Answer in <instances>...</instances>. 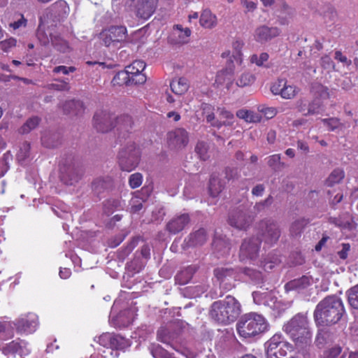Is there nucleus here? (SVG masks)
Returning a JSON list of instances; mask_svg holds the SVG:
<instances>
[{"label": "nucleus", "instance_id": "8", "mask_svg": "<svg viewBox=\"0 0 358 358\" xmlns=\"http://www.w3.org/2000/svg\"><path fill=\"white\" fill-rule=\"evenodd\" d=\"M259 233L262 241L269 245L275 243L280 236L278 224L271 220H264L259 222Z\"/></svg>", "mask_w": 358, "mask_h": 358}, {"label": "nucleus", "instance_id": "3", "mask_svg": "<svg viewBox=\"0 0 358 358\" xmlns=\"http://www.w3.org/2000/svg\"><path fill=\"white\" fill-rule=\"evenodd\" d=\"M284 329L292 338L296 345L303 348L311 342V332L307 316L296 314L284 326Z\"/></svg>", "mask_w": 358, "mask_h": 358}, {"label": "nucleus", "instance_id": "43", "mask_svg": "<svg viewBox=\"0 0 358 358\" xmlns=\"http://www.w3.org/2000/svg\"><path fill=\"white\" fill-rule=\"evenodd\" d=\"M345 177V172L341 169H334L327 180L328 186H333L335 184L339 183L343 180Z\"/></svg>", "mask_w": 358, "mask_h": 358}, {"label": "nucleus", "instance_id": "35", "mask_svg": "<svg viewBox=\"0 0 358 358\" xmlns=\"http://www.w3.org/2000/svg\"><path fill=\"white\" fill-rule=\"evenodd\" d=\"M36 36L43 45H48L50 43V41H52V38H54L52 33L48 29L45 30V25L43 24H41L38 26Z\"/></svg>", "mask_w": 358, "mask_h": 358}, {"label": "nucleus", "instance_id": "62", "mask_svg": "<svg viewBox=\"0 0 358 358\" xmlns=\"http://www.w3.org/2000/svg\"><path fill=\"white\" fill-rule=\"evenodd\" d=\"M143 176L139 173L131 174L129 179V183L131 188L138 187L142 184Z\"/></svg>", "mask_w": 358, "mask_h": 358}, {"label": "nucleus", "instance_id": "2", "mask_svg": "<svg viewBox=\"0 0 358 358\" xmlns=\"http://www.w3.org/2000/svg\"><path fill=\"white\" fill-rule=\"evenodd\" d=\"M241 312L240 303L234 296L228 295L223 300H219L212 303L209 315L215 322L229 324L238 318Z\"/></svg>", "mask_w": 358, "mask_h": 358}, {"label": "nucleus", "instance_id": "22", "mask_svg": "<svg viewBox=\"0 0 358 358\" xmlns=\"http://www.w3.org/2000/svg\"><path fill=\"white\" fill-rule=\"evenodd\" d=\"M3 353L5 355L18 354L24 356L29 353V350L27 348V343L22 341L18 342L13 341L2 348Z\"/></svg>", "mask_w": 358, "mask_h": 358}, {"label": "nucleus", "instance_id": "59", "mask_svg": "<svg viewBox=\"0 0 358 358\" xmlns=\"http://www.w3.org/2000/svg\"><path fill=\"white\" fill-rule=\"evenodd\" d=\"M258 111L262 113L266 119H271L277 114V109L274 107H268L260 105L257 108Z\"/></svg>", "mask_w": 358, "mask_h": 358}, {"label": "nucleus", "instance_id": "6", "mask_svg": "<svg viewBox=\"0 0 358 358\" xmlns=\"http://www.w3.org/2000/svg\"><path fill=\"white\" fill-rule=\"evenodd\" d=\"M138 162L139 150L134 143H129L120 150L118 162L122 171H131L137 166Z\"/></svg>", "mask_w": 358, "mask_h": 358}, {"label": "nucleus", "instance_id": "34", "mask_svg": "<svg viewBox=\"0 0 358 358\" xmlns=\"http://www.w3.org/2000/svg\"><path fill=\"white\" fill-rule=\"evenodd\" d=\"M239 271L244 273L255 283L259 284L263 282L264 277L260 271L253 268L245 267L244 268H239Z\"/></svg>", "mask_w": 358, "mask_h": 358}, {"label": "nucleus", "instance_id": "48", "mask_svg": "<svg viewBox=\"0 0 358 358\" xmlns=\"http://www.w3.org/2000/svg\"><path fill=\"white\" fill-rule=\"evenodd\" d=\"M13 336V329L11 324L7 322H0V339H6Z\"/></svg>", "mask_w": 358, "mask_h": 358}, {"label": "nucleus", "instance_id": "10", "mask_svg": "<svg viewBox=\"0 0 358 358\" xmlns=\"http://www.w3.org/2000/svg\"><path fill=\"white\" fill-rule=\"evenodd\" d=\"M252 222L253 218L248 213L239 209L231 212L228 218L229 224L238 230H247Z\"/></svg>", "mask_w": 358, "mask_h": 358}, {"label": "nucleus", "instance_id": "28", "mask_svg": "<svg viewBox=\"0 0 358 358\" xmlns=\"http://www.w3.org/2000/svg\"><path fill=\"white\" fill-rule=\"evenodd\" d=\"M50 9L58 20L66 17L69 10L66 1L63 0L56 1L51 6Z\"/></svg>", "mask_w": 358, "mask_h": 358}, {"label": "nucleus", "instance_id": "17", "mask_svg": "<svg viewBox=\"0 0 358 358\" xmlns=\"http://www.w3.org/2000/svg\"><path fill=\"white\" fill-rule=\"evenodd\" d=\"M111 115L105 111L96 112L93 118L94 127L98 131L107 132L113 127Z\"/></svg>", "mask_w": 358, "mask_h": 358}, {"label": "nucleus", "instance_id": "60", "mask_svg": "<svg viewBox=\"0 0 358 358\" xmlns=\"http://www.w3.org/2000/svg\"><path fill=\"white\" fill-rule=\"evenodd\" d=\"M48 89L57 91H69L70 86L69 82L64 80L59 81V83H52L48 85Z\"/></svg>", "mask_w": 358, "mask_h": 358}, {"label": "nucleus", "instance_id": "50", "mask_svg": "<svg viewBox=\"0 0 358 358\" xmlns=\"http://www.w3.org/2000/svg\"><path fill=\"white\" fill-rule=\"evenodd\" d=\"M145 68V64L141 60H136L131 64L126 67L127 73L131 75L142 73Z\"/></svg>", "mask_w": 358, "mask_h": 358}, {"label": "nucleus", "instance_id": "51", "mask_svg": "<svg viewBox=\"0 0 358 358\" xmlns=\"http://www.w3.org/2000/svg\"><path fill=\"white\" fill-rule=\"evenodd\" d=\"M306 224V220L304 219H299L292 222L290 227L292 236L300 235Z\"/></svg>", "mask_w": 358, "mask_h": 358}, {"label": "nucleus", "instance_id": "64", "mask_svg": "<svg viewBox=\"0 0 358 358\" xmlns=\"http://www.w3.org/2000/svg\"><path fill=\"white\" fill-rule=\"evenodd\" d=\"M100 38L102 41V43L106 47H110L111 45L115 46L117 45V43L113 41V39H112L110 34L106 30L101 33Z\"/></svg>", "mask_w": 358, "mask_h": 358}, {"label": "nucleus", "instance_id": "38", "mask_svg": "<svg viewBox=\"0 0 358 358\" xmlns=\"http://www.w3.org/2000/svg\"><path fill=\"white\" fill-rule=\"evenodd\" d=\"M115 122L118 129L127 131L131 129L134 123L131 117L128 115H124L117 117Z\"/></svg>", "mask_w": 358, "mask_h": 358}, {"label": "nucleus", "instance_id": "47", "mask_svg": "<svg viewBox=\"0 0 358 358\" xmlns=\"http://www.w3.org/2000/svg\"><path fill=\"white\" fill-rule=\"evenodd\" d=\"M173 28L178 31V42L182 43H187L192 33L191 30L187 27L183 28L180 24H176Z\"/></svg>", "mask_w": 358, "mask_h": 358}, {"label": "nucleus", "instance_id": "24", "mask_svg": "<svg viewBox=\"0 0 358 358\" xmlns=\"http://www.w3.org/2000/svg\"><path fill=\"white\" fill-rule=\"evenodd\" d=\"M311 284L309 277L303 275L300 278L294 279L287 282L285 287L287 291L296 290L300 292L307 288Z\"/></svg>", "mask_w": 358, "mask_h": 358}, {"label": "nucleus", "instance_id": "40", "mask_svg": "<svg viewBox=\"0 0 358 358\" xmlns=\"http://www.w3.org/2000/svg\"><path fill=\"white\" fill-rule=\"evenodd\" d=\"M267 164L275 171H280L287 166L285 163L281 162L280 155L279 154L269 156Z\"/></svg>", "mask_w": 358, "mask_h": 358}, {"label": "nucleus", "instance_id": "16", "mask_svg": "<svg viewBox=\"0 0 358 358\" xmlns=\"http://www.w3.org/2000/svg\"><path fill=\"white\" fill-rule=\"evenodd\" d=\"M280 33L277 27H270L266 25H261L255 30L254 38L260 43H265L275 38Z\"/></svg>", "mask_w": 358, "mask_h": 358}, {"label": "nucleus", "instance_id": "11", "mask_svg": "<svg viewBox=\"0 0 358 358\" xmlns=\"http://www.w3.org/2000/svg\"><path fill=\"white\" fill-rule=\"evenodd\" d=\"M260 241L257 238L245 239L243 242L241 248L239 257L241 262L253 260L258 256Z\"/></svg>", "mask_w": 358, "mask_h": 358}, {"label": "nucleus", "instance_id": "29", "mask_svg": "<svg viewBox=\"0 0 358 358\" xmlns=\"http://www.w3.org/2000/svg\"><path fill=\"white\" fill-rule=\"evenodd\" d=\"M170 87L175 94L182 95L187 91L189 84L186 78H179L173 80L170 84Z\"/></svg>", "mask_w": 358, "mask_h": 358}, {"label": "nucleus", "instance_id": "25", "mask_svg": "<svg viewBox=\"0 0 358 358\" xmlns=\"http://www.w3.org/2000/svg\"><path fill=\"white\" fill-rule=\"evenodd\" d=\"M64 111L73 115H81L85 110L83 103L79 100H69L63 106Z\"/></svg>", "mask_w": 358, "mask_h": 358}, {"label": "nucleus", "instance_id": "44", "mask_svg": "<svg viewBox=\"0 0 358 358\" xmlns=\"http://www.w3.org/2000/svg\"><path fill=\"white\" fill-rule=\"evenodd\" d=\"M30 156V144L24 142L23 143L17 154V159L21 164L24 163Z\"/></svg>", "mask_w": 358, "mask_h": 358}, {"label": "nucleus", "instance_id": "57", "mask_svg": "<svg viewBox=\"0 0 358 358\" xmlns=\"http://www.w3.org/2000/svg\"><path fill=\"white\" fill-rule=\"evenodd\" d=\"M342 348L339 345H335L330 348L325 350L323 352L321 358H337V357L341 353Z\"/></svg>", "mask_w": 358, "mask_h": 358}, {"label": "nucleus", "instance_id": "23", "mask_svg": "<svg viewBox=\"0 0 358 358\" xmlns=\"http://www.w3.org/2000/svg\"><path fill=\"white\" fill-rule=\"evenodd\" d=\"M330 223L335 224L341 229L352 230L354 229V222L352 216L349 213H343L338 217H331L329 219Z\"/></svg>", "mask_w": 358, "mask_h": 358}, {"label": "nucleus", "instance_id": "30", "mask_svg": "<svg viewBox=\"0 0 358 358\" xmlns=\"http://www.w3.org/2000/svg\"><path fill=\"white\" fill-rule=\"evenodd\" d=\"M112 36V39L117 44L124 41L127 38V29L125 27H111L106 30Z\"/></svg>", "mask_w": 358, "mask_h": 358}, {"label": "nucleus", "instance_id": "12", "mask_svg": "<svg viewBox=\"0 0 358 358\" xmlns=\"http://www.w3.org/2000/svg\"><path fill=\"white\" fill-rule=\"evenodd\" d=\"M157 3L158 0H131L130 5L137 17L147 20L155 13Z\"/></svg>", "mask_w": 358, "mask_h": 358}, {"label": "nucleus", "instance_id": "52", "mask_svg": "<svg viewBox=\"0 0 358 358\" xmlns=\"http://www.w3.org/2000/svg\"><path fill=\"white\" fill-rule=\"evenodd\" d=\"M281 260L278 256L269 257L261 262V266L265 270H271L275 265L280 263Z\"/></svg>", "mask_w": 358, "mask_h": 358}, {"label": "nucleus", "instance_id": "21", "mask_svg": "<svg viewBox=\"0 0 358 358\" xmlns=\"http://www.w3.org/2000/svg\"><path fill=\"white\" fill-rule=\"evenodd\" d=\"M234 115L224 108H217L216 110V121L213 127L220 129L222 126L229 127L234 124Z\"/></svg>", "mask_w": 358, "mask_h": 358}, {"label": "nucleus", "instance_id": "55", "mask_svg": "<svg viewBox=\"0 0 358 358\" xmlns=\"http://www.w3.org/2000/svg\"><path fill=\"white\" fill-rule=\"evenodd\" d=\"M321 102L318 99H315L308 104L307 113L306 115H315L320 113L321 110Z\"/></svg>", "mask_w": 358, "mask_h": 358}, {"label": "nucleus", "instance_id": "53", "mask_svg": "<svg viewBox=\"0 0 358 358\" xmlns=\"http://www.w3.org/2000/svg\"><path fill=\"white\" fill-rule=\"evenodd\" d=\"M322 122L327 126L329 127V129L331 131L335 130L336 129L343 127H349V124H343L340 122V120L336 117L329 118V119H322Z\"/></svg>", "mask_w": 358, "mask_h": 358}, {"label": "nucleus", "instance_id": "56", "mask_svg": "<svg viewBox=\"0 0 358 358\" xmlns=\"http://www.w3.org/2000/svg\"><path fill=\"white\" fill-rule=\"evenodd\" d=\"M268 54L266 52H262L259 55L254 54L250 57V61L258 66H263L264 62L268 61Z\"/></svg>", "mask_w": 358, "mask_h": 358}, {"label": "nucleus", "instance_id": "31", "mask_svg": "<svg viewBox=\"0 0 358 358\" xmlns=\"http://www.w3.org/2000/svg\"><path fill=\"white\" fill-rule=\"evenodd\" d=\"M196 271L194 266H189L183 270L180 271L176 275V280L180 285L187 284L192 278Z\"/></svg>", "mask_w": 358, "mask_h": 358}, {"label": "nucleus", "instance_id": "49", "mask_svg": "<svg viewBox=\"0 0 358 358\" xmlns=\"http://www.w3.org/2000/svg\"><path fill=\"white\" fill-rule=\"evenodd\" d=\"M40 122V119L38 117H31L29 118L20 129V132L22 134L29 133L32 129H35Z\"/></svg>", "mask_w": 358, "mask_h": 358}, {"label": "nucleus", "instance_id": "36", "mask_svg": "<svg viewBox=\"0 0 358 358\" xmlns=\"http://www.w3.org/2000/svg\"><path fill=\"white\" fill-rule=\"evenodd\" d=\"M122 208V202L117 199H110L103 203V210L108 215L112 214L115 210Z\"/></svg>", "mask_w": 358, "mask_h": 358}, {"label": "nucleus", "instance_id": "19", "mask_svg": "<svg viewBox=\"0 0 358 358\" xmlns=\"http://www.w3.org/2000/svg\"><path fill=\"white\" fill-rule=\"evenodd\" d=\"M157 337L159 341L170 345L178 352L180 351L176 341L178 338V333L171 331L169 328L162 327L157 331Z\"/></svg>", "mask_w": 358, "mask_h": 358}, {"label": "nucleus", "instance_id": "1", "mask_svg": "<svg viewBox=\"0 0 358 358\" xmlns=\"http://www.w3.org/2000/svg\"><path fill=\"white\" fill-rule=\"evenodd\" d=\"M344 313L341 299L336 296H328L317 305L314 318L317 325L329 326L337 323Z\"/></svg>", "mask_w": 358, "mask_h": 358}, {"label": "nucleus", "instance_id": "4", "mask_svg": "<svg viewBox=\"0 0 358 358\" xmlns=\"http://www.w3.org/2000/svg\"><path fill=\"white\" fill-rule=\"evenodd\" d=\"M268 324L260 315L249 313L243 315L236 324L239 335L244 338L255 336L266 331Z\"/></svg>", "mask_w": 358, "mask_h": 358}, {"label": "nucleus", "instance_id": "33", "mask_svg": "<svg viewBox=\"0 0 358 358\" xmlns=\"http://www.w3.org/2000/svg\"><path fill=\"white\" fill-rule=\"evenodd\" d=\"M110 183V178L108 177L103 178L99 177L93 180L92 182V191L96 194H99L103 192Z\"/></svg>", "mask_w": 358, "mask_h": 358}, {"label": "nucleus", "instance_id": "9", "mask_svg": "<svg viewBox=\"0 0 358 358\" xmlns=\"http://www.w3.org/2000/svg\"><path fill=\"white\" fill-rule=\"evenodd\" d=\"M239 269L235 270L232 268H217L214 270V274L220 282V287L226 290H229L235 287L234 282L236 280Z\"/></svg>", "mask_w": 358, "mask_h": 358}, {"label": "nucleus", "instance_id": "63", "mask_svg": "<svg viewBox=\"0 0 358 358\" xmlns=\"http://www.w3.org/2000/svg\"><path fill=\"white\" fill-rule=\"evenodd\" d=\"M320 64L323 69L328 71L334 70L335 67L334 62L329 55L323 56L320 59Z\"/></svg>", "mask_w": 358, "mask_h": 358}, {"label": "nucleus", "instance_id": "5", "mask_svg": "<svg viewBox=\"0 0 358 358\" xmlns=\"http://www.w3.org/2000/svg\"><path fill=\"white\" fill-rule=\"evenodd\" d=\"M60 178L66 185H73L78 182L84 175V169L76 163L71 155L63 158L59 163Z\"/></svg>", "mask_w": 358, "mask_h": 358}, {"label": "nucleus", "instance_id": "42", "mask_svg": "<svg viewBox=\"0 0 358 358\" xmlns=\"http://www.w3.org/2000/svg\"><path fill=\"white\" fill-rule=\"evenodd\" d=\"M201 109L206 122L213 127V124L216 121V113H214V108L210 104L203 103Z\"/></svg>", "mask_w": 358, "mask_h": 358}, {"label": "nucleus", "instance_id": "13", "mask_svg": "<svg viewBox=\"0 0 358 358\" xmlns=\"http://www.w3.org/2000/svg\"><path fill=\"white\" fill-rule=\"evenodd\" d=\"M189 142L188 132L182 128H177L167 134V143L171 149L181 150Z\"/></svg>", "mask_w": 358, "mask_h": 358}, {"label": "nucleus", "instance_id": "41", "mask_svg": "<svg viewBox=\"0 0 358 358\" xmlns=\"http://www.w3.org/2000/svg\"><path fill=\"white\" fill-rule=\"evenodd\" d=\"M224 185L219 178L213 176L210 180L209 192L213 197H216L223 189Z\"/></svg>", "mask_w": 358, "mask_h": 358}, {"label": "nucleus", "instance_id": "20", "mask_svg": "<svg viewBox=\"0 0 358 358\" xmlns=\"http://www.w3.org/2000/svg\"><path fill=\"white\" fill-rule=\"evenodd\" d=\"M17 331L24 333H32L35 331L38 325L37 316L33 313H29L25 317L20 318L16 324Z\"/></svg>", "mask_w": 358, "mask_h": 358}, {"label": "nucleus", "instance_id": "14", "mask_svg": "<svg viewBox=\"0 0 358 358\" xmlns=\"http://www.w3.org/2000/svg\"><path fill=\"white\" fill-rule=\"evenodd\" d=\"M272 93L275 95H280L283 99H290L297 94L295 86L288 85L285 80H278L271 87Z\"/></svg>", "mask_w": 358, "mask_h": 358}, {"label": "nucleus", "instance_id": "15", "mask_svg": "<svg viewBox=\"0 0 358 358\" xmlns=\"http://www.w3.org/2000/svg\"><path fill=\"white\" fill-rule=\"evenodd\" d=\"M101 345H106L105 342H108L110 348L116 350H124L131 345L130 341L120 335H111L106 334L99 338Z\"/></svg>", "mask_w": 358, "mask_h": 358}, {"label": "nucleus", "instance_id": "39", "mask_svg": "<svg viewBox=\"0 0 358 358\" xmlns=\"http://www.w3.org/2000/svg\"><path fill=\"white\" fill-rule=\"evenodd\" d=\"M207 239L206 231L203 229H200L190 235L189 242L192 245H199L203 244Z\"/></svg>", "mask_w": 358, "mask_h": 358}, {"label": "nucleus", "instance_id": "26", "mask_svg": "<svg viewBox=\"0 0 358 358\" xmlns=\"http://www.w3.org/2000/svg\"><path fill=\"white\" fill-rule=\"evenodd\" d=\"M199 23L201 27L206 29H213L217 24V19L210 10H204L199 19Z\"/></svg>", "mask_w": 358, "mask_h": 358}, {"label": "nucleus", "instance_id": "27", "mask_svg": "<svg viewBox=\"0 0 358 358\" xmlns=\"http://www.w3.org/2000/svg\"><path fill=\"white\" fill-rule=\"evenodd\" d=\"M41 141L45 147L53 148L59 145L61 137L58 133L47 131L43 134Z\"/></svg>", "mask_w": 358, "mask_h": 358}, {"label": "nucleus", "instance_id": "46", "mask_svg": "<svg viewBox=\"0 0 358 358\" xmlns=\"http://www.w3.org/2000/svg\"><path fill=\"white\" fill-rule=\"evenodd\" d=\"M255 76L248 72L243 73L236 80V85L238 87H244L250 85L255 82Z\"/></svg>", "mask_w": 358, "mask_h": 358}, {"label": "nucleus", "instance_id": "54", "mask_svg": "<svg viewBox=\"0 0 358 358\" xmlns=\"http://www.w3.org/2000/svg\"><path fill=\"white\" fill-rule=\"evenodd\" d=\"M52 44L57 50L62 52H66L69 49L67 43L59 36H54V38H52Z\"/></svg>", "mask_w": 358, "mask_h": 358}, {"label": "nucleus", "instance_id": "32", "mask_svg": "<svg viewBox=\"0 0 358 358\" xmlns=\"http://www.w3.org/2000/svg\"><path fill=\"white\" fill-rule=\"evenodd\" d=\"M236 116L247 122H260L262 120V116L259 114L244 109L238 110L236 112Z\"/></svg>", "mask_w": 358, "mask_h": 358}, {"label": "nucleus", "instance_id": "18", "mask_svg": "<svg viewBox=\"0 0 358 358\" xmlns=\"http://www.w3.org/2000/svg\"><path fill=\"white\" fill-rule=\"evenodd\" d=\"M189 221L190 218L187 213L176 215L166 224V230L171 234H178L185 228Z\"/></svg>", "mask_w": 358, "mask_h": 358}, {"label": "nucleus", "instance_id": "45", "mask_svg": "<svg viewBox=\"0 0 358 358\" xmlns=\"http://www.w3.org/2000/svg\"><path fill=\"white\" fill-rule=\"evenodd\" d=\"M347 295L350 306L355 309H358V285L349 289Z\"/></svg>", "mask_w": 358, "mask_h": 358}, {"label": "nucleus", "instance_id": "37", "mask_svg": "<svg viewBox=\"0 0 358 358\" xmlns=\"http://www.w3.org/2000/svg\"><path fill=\"white\" fill-rule=\"evenodd\" d=\"M113 85H131V74L127 73V70L119 71L113 78Z\"/></svg>", "mask_w": 358, "mask_h": 358}, {"label": "nucleus", "instance_id": "58", "mask_svg": "<svg viewBox=\"0 0 358 358\" xmlns=\"http://www.w3.org/2000/svg\"><path fill=\"white\" fill-rule=\"evenodd\" d=\"M195 152L202 160H206L208 158V147L204 142H199L196 144Z\"/></svg>", "mask_w": 358, "mask_h": 358}, {"label": "nucleus", "instance_id": "61", "mask_svg": "<svg viewBox=\"0 0 358 358\" xmlns=\"http://www.w3.org/2000/svg\"><path fill=\"white\" fill-rule=\"evenodd\" d=\"M131 315L132 313L131 310H124L119 315V320H122L121 324L122 327H126L131 324L134 320V317L131 316Z\"/></svg>", "mask_w": 358, "mask_h": 358}, {"label": "nucleus", "instance_id": "7", "mask_svg": "<svg viewBox=\"0 0 358 358\" xmlns=\"http://www.w3.org/2000/svg\"><path fill=\"white\" fill-rule=\"evenodd\" d=\"M266 345V353L269 358H294L292 345L280 341V337L278 335L273 336Z\"/></svg>", "mask_w": 358, "mask_h": 358}]
</instances>
